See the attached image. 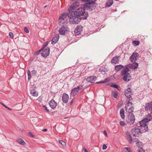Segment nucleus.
<instances>
[{"label":"nucleus","instance_id":"nucleus-21","mask_svg":"<svg viewBox=\"0 0 152 152\" xmlns=\"http://www.w3.org/2000/svg\"><path fill=\"white\" fill-rule=\"evenodd\" d=\"M30 94L32 96H37L38 95V93L36 91L35 89L34 88L31 90Z\"/></svg>","mask_w":152,"mask_h":152},{"label":"nucleus","instance_id":"nucleus-39","mask_svg":"<svg viewBox=\"0 0 152 152\" xmlns=\"http://www.w3.org/2000/svg\"><path fill=\"white\" fill-rule=\"evenodd\" d=\"M81 0L83 1H84V2H88L89 1L90 2H91L92 3H94L96 1V0Z\"/></svg>","mask_w":152,"mask_h":152},{"label":"nucleus","instance_id":"nucleus-13","mask_svg":"<svg viewBox=\"0 0 152 152\" xmlns=\"http://www.w3.org/2000/svg\"><path fill=\"white\" fill-rule=\"evenodd\" d=\"M145 109L147 111L151 110V113H152V102L145 105Z\"/></svg>","mask_w":152,"mask_h":152},{"label":"nucleus","instance_id":"nucleus-57","mask_svg":"<svg viewBox=\"0 0 152 152\" xmlns=\"http://www.w3.org/2000/svg\"><path fill=\"white\" fill-rule=\"evenodd\" d=\"M42 131L43 132H45L47 131V129H43Z\"/></svg>","mask_w":152,"mask_h":152},{"label":"nucleus","instance_id":"nucleus-46","mask_svg":"<svg viewBox=\"0 0 152 152\" xmlns=\"http://www.w3.org/2000/svg\"><path fill=\"white\" fill-rule=\"evenodd\" d=\"M129 140V142L130 143H131L132 142V137L131 136H129L128 137Z\"/></svg>","mask_w":152,"mask_h":152},{"label":"nucleus","instance_id":"nucleus-45","mask_svg":"<svg viewBox=\"0 0 152 152\" xmlns=\"http://www.w3.org/2000/svg\"><path fill=\"white\" fill-rule=\"evenodd\" d=\"M32 74L34 75H35L37 73L36 71L33 70L31 71Z\"/></svg>","mask_w":152,"mask_h":152},{"label":"nucleus","instance_id":"nucleus-56","mask_svg":"<svg viewBox=\"0 0 152 152\" xmlns=\"http://www.w3.org/2000/svg\"><path fill=\"white\" fill-rule=\"evenodd\" d=\"M73 102V100H71V101L69 103L70 105H71Z\"/></svg>","mask_w":152,"mask_h":152},{"label":"nucleus","instance_id":"nucleus-30","mask_svg":"<svg viewBox=\"0 0 152 152\" xmlns=\"http://www.w3.org/2000/svg\"><path fill=\"white\" fill-rule=\"evenodd\" d=\"M129 101H128L127 103L126 104V106L125 107V108H128L130 107L129 106L130 105H132V102H130V101L131 100V99L128 100Z\"/></svg>","mask_w":152,"mask_h":152},{"label":"nucleus","instance_id":"nucleus-12","mask_svg":"<svg viewBox=\"0 0 152 152\" xmlns=\"http://www.w3.org/2000/svg\"><path fill=\"white\" fill-rule=\"evenodd\" d=\"M83 29V27L80 26H77L75 29L74 32L76 35H79L81 33Z\"/></svg>","mask_w":152,"mask_h":152},{"label":"nucleus","instance_id":"nucleus-5","mask_svg":"<svg viewBox=\"0 0 152 152\" xmlns=\"http://www.w3.org/2000/svg\"><path fill=\"white\" fill-rule=\"evenodd\" d=\"M126 122L130 124H133L135 121V116L133 114L129 113L126 118Z\"/></svg>","mask_w":152,"mask_h":152},{"label":"nucleus","instance_id":"nucleus-15","mask_svg":"<svg viewBox=\"0 0 152 152\" xmlns=\"http://www.w3.org/2000/svg\"><path fill=\"white\" fill-rule=\"evenodd\" d=\"M59 37V36L58 34H56L54 37L52 38L51 42V44L53 45L56 44L58 41Z\"/></svg>","mask_w":152,"mask_h":152},{"label":"nucleus","instance_id":"nucleus-1","mask_svg":"<svg viewBox=\"0 0 152 152\" xmlns=\"http://www.w3.org/2000/svg\"><path fill=\"white\" fill-rule=\"evenodd\" d=\"M138 66V64L136 62L132 64H129L124 68L121 71V73L122 76H123V78L125 82H128L131 79V76L129 72L130 71L129 68L135 69H137Z\"/></svg>","mask_w":152,"mask_h":152},{"label":"nucleus","instance_id":"nucleus-10","mask_svg":"<svg viewBox=\"0 0 152 152\" xmlns=\"http://www.w3.org/2000/svg\"><path fill=\"white\" fill-rule=\"evenodd\" d=\"M69 29L66 26H62L59 30V33L60 34L64 35L65 33L68 31Z\"/></svg>","mask_w":152,"mask_h":152},{"label":"nucleus","instance_id":"nucleus-20","mask_svg":"<svg viewBox=\"0 0 152 152\" xmlns=\"http://www.w3.org/2000/svg\"><path fill=\"white\" fill-rule=\"evenodd\" d=\"M113 3V0H108L106 2L105 7H110L112 5Z\"/></svg>","mask_w":152,"mask_h":152},{"label":"nucleus","instance_id":"nucleus-27","mask_svg":"<svg viewBox=\"0 0 152 152\" xmlns=\"http://www.w3.org/2000/svg\"><path fill=\"white\" fill-rule=\"evenodd\" d=\"M110 86L111 87L117 88L118 90H119V89L120 87H119V86L117 84H114L113 83H111V84L110 85Z\"/></svg>","mask_w":152,"mask_h":152},{"label":"nucleus","instance_id":"nucleus-51","mask_svg":"<svg viewBox=\"0 0 152 152\" xmlns=\"http://www.w3.org/2000/svg\"><path fill=\"white\" fill-rule=\"evenodd\" d=\"M120 125L122 126H124L125 125V123L124 121H121L120 122Z\"/></svg>","mask_w":152,"mask_h":152},{"label":"nucleus","instance_id":"nucleus-9","mask_svg":"<svg viewBox=\"0 0 152 152\" xmlns=\"http://www.w3.org/2000/svg\"><path fill=\"white\" fill-rule=\"evenodd\" d=\"M79 5V3L78 2L75 1L68 8L69 11V12L73 11Z\"/></svg>","mask_w":152,"mask_h":152},{"label":"nucleus","instance_id":"nucleus-34","mask_svg":"<svg viewBox=\"0 0 152 152\" xmlns=\"http://www.w3.org/2000/svg\"><path fill=\"white\" fill-rule=\"evenodd\" d=\"M59 142L62 145V146L65 147L66 146V143L62 140H60L59 141Z\"/></svg>","mask_w":152,"mask_h":152},{"label":"nucleus","instance_id":"nucleus-7","mask_svg":"<svg viewBox=\"0 0 152 152\" xmlns=\"http://www.w3.org/2000/svg\"><path fill=\"white\" fill-rule=\"evenodd\" d=\"M131 132L132 134L134 137H138L141 136L142 134L141 132L138 128H137L136 127L133 128Z\"/></svg>","mask_w":152,"mask_h":152},{"label":"nucleus","instance_id":"nucleus-55","mask_svg":"<svg viewBox=\"0 0 152 152\" xmlns=\"http://www.w3.org/2000/svg\"><path fill=\"white\" fill-rule=\"evenodd\" d=\"M84 152H88V151L86 149V148H83Z\"/></svg>","mask_w":152,"mask_h":152},{"label":"nucleus","instance_id":"nucleus-33","mask_svg":"<svg viewBox=\"0 0 152 152\" xmlns=\"http://www.w3.org/2000/svg\"><path fill=\"white\" fill-rule=\"evenodd\" d=\"M48 44V42L46 41V42H45V43L43 44L42 47L41 49V50H42L45 48V47H46L47 46Z\"/></svg>","mask_w":152,"mask_h":152},{"label":"nucleus","instance_id":"nucleus-22","mask_svg":"<svg viewBox=\"0 0 152 152\" xmlns=\"http://www.w3.org/2000/svg\"><path fill=\"white\" fill-rule=\"evenodd\" d=\"M134 109V107L132 106L129 108H125L126 111L129 113H132V112L133 111Z\"/></svg>","mask_w":152,"mask_h":152},{"label":"nucleus","instance_id":"nucleus-28","mask_svg":"<svg viewBox=\"0 0 152 152\" xmlns=\"http://www.w3.org/2000/svg\"><path fill=\"white\" fill-rule=\"evenodd\" d=\"M99 71L101 72H105L106 71V69L104 66H102L99 69Z\"/></svg>","mask_w":152,"mask_h":152},{"label":"nucleus","instance_id":"nucleus-41","mask_svg":"<svg viewBox=\"0 0 152 152\" xmlns=\"http://www.w3.org/2000/svg\"><path fill=\"white\" fill-rule=\"evenodd\" d=\"M124 149L128 152H132L131 150L129 147H125Z\"/></svg>","mask_w":152,"mask_h":152},{"label":"nucleus","instance_id":"nucleus-18","mask_svg":"<svg viewBox=\"0 0 152 152\" xmlns=\"http://www.w3.org/2000/svg\"><path fill=\"white\" fill-rule=\"evenodd\" d=\"M78 91L76 88H75L72 90L71 95L74 97L77 94Z\"/></svg>","mask_w":152,"mask_h":152},{"label":"nucleus","instance_id":"nucleus-48","mask_svg":"<svg viewBox=\"0 0 152 152\" xmlns=\"http://www.w3.org/2000/svg\"><path fill=\"white\" fill-rule=\"evenodd\" d=\"M131 89L130 88H127L126 89V90H125V91H126L127 92L131 93Z\"/></svg>","mask_w":152,"mask_h":152},{"label":"nucleus","instance_id":"nucleus-23","mask_svg":"<svg viewBox=\"0 0 152 152\" xmlns=\"http://www.w3.org/2000/svg\"><path fill=\"white\" fill-rule=\"evenodd\" d=\"M131 93L127 92L126 91H125L124 92V94L125 96L128 98V100L130 99V98H131V100L133 99L131 98Z\"/></svg>","mask_w":152,"mask_h":152},{"label":"nucleus","instance_id":"nucleus-2","mask_svg":"<svg viewBox=\"0 0 152 152\" xmlns=\"http://www.w3.org/2000/svg\"><path fill=\"white\" fill-rule=\"evenodd\" d=\"M74 14L77 16L81 20L86 19L88 15V13L85 11V9L84 7H80L77 9L74 12Z\"/></svg>","mask_w":152,"mask_h":152},{"label":"nucleus","instance_id":"nucleus-58","mask_svg":"<svg viewBox=\"0 0 152 152\" xmlns=\"http://www.w3.org/2000/svg\"><path fill=\"white\" fill-rule=\"evenodd\" d=\"M47 7V5H45V6L44 7V9H45V8L46 7Z\"/></svg>","mask_w":152,"mask_h":152},{"label":"nucleus","instance_id":"nucleus-19","mask_svg":"<svg viewBox=\"0 0 152 152\" xmlns=\"http://www.w3.org/2000/svg\"><path fill=\"white\" fill-rule=\"evenodd\" d=\"M123 67H124V66L121 65H116L115 67V71L118 72Z\"/></svg>","mask_w":152,"mask_h":152},{"label":"nucleus","instance_id":"nucleus-26","mask_svg":"<svg viewBox=\"0 0 152 152\" xmlns=\"http://www.w3.org/2000/svg\"><path fill=\"white\" fill-rule=\"evenodd\" d=\"M111 62L113 64L118 63L119 62L118 58H113Z\"/></svg>","mask_w":152,"mask_h":152},{"label":"nucleus","instance_id":"nucleus-14","mask_svg":"<svg viewBox=\"0 0 152 152\" xmlns=\"http://www.w3.org/2000/svg\"><path fill=\"white\" fill-rule=\"evenodd\" d=\"M49 104L50 106L53 109L55 108L57 105L56 102L53 99L50 101L49 103Z\"/></svg>","mask_w":152,"mask_h":152},{"label":"nucleus","instance_id":"nucleus-31","mask_svg":"<svg viewBox=\"0 0 152 152\" xmlns=\"http://www.w3.org/2000/svg\"><path fill=\"white\" fill-rule=\"evenodd\" d=\"M109 81V80H108L107 79H106L104 81H100L99 82H96V84H100V83H104L107 82H108Z\"/></svg>","mask_w":152,"mask_h":152},{"label":"nucleus","instance_id":"nucleus-25","mask_svg":"<svg viewBox=\"0 0 152 152\" xmlns=\"http://www.w3.org/2000/svg\"><path fill=\"white\" fill-rule=\"evenodd\" d=\"M17 141L22 145L24 146L26 144L25 142L22 139H18Z\"/></svg>","mask_w":152,"mask_h":152},{"label":"nucleus","instance_id":"nucleus-11","mask_svg":"<svg viewBox=\"0 0 152 152\" xmlns=\"http://www.w3.org/2000/svg\"><path fill=\"white\" fill-rule=\"evenodd\" d=\"M50 54V48H47L42 51L41 53V56L43 57H47Z\"/></svg>","mask_w":152,"mask_h":152},{"label":"nucleus","instance_id":"nucleus-37","mask_svg":"<svg viewBox=\"0 0 152 152\" xmlns=\"http://www.w3.org/2000/svg\"><path fill=\"white\" fill-rule=\"evenodd\" d=\"M139 56V54L138 53L135 52L133 53L132 55L130 56V57H138Z\"/></svg>","mask_w":152,"mask_h":152},{"label":"nucleus","instance_id":"nucleus-8","mask_svg":"<svg viewBox=\"0 0 152 152\" xmlns=\"http://www.w3.org/2000/svg\"><path fill=\"white\" fill-rule=\"evenodd\" d=\"M94 3H92L91 2L85 4L84 7L86 10H91L95 9L96 6L93 4Z\"/></svg>","mask_w":152,"mask_h":152},{"label":"nucleus","instance_id":"nucleus-42","mask_svg":"<svg viewBox=\"0 0 152 152\" xmlns=\"http://www.w3.org/2000/svg\"><path fill=\"white\" fill-rule=\"evenodd\" d=\"M42 107H43L44 109L47 113L49 112V110L48 109H47V107L45 105H43L42 106Z\"/></svg>","mask_w":152,"mask_h":152},{"label":"nucleus","instance_id":"nucleus-24","mask_svg":"<svg viewBox=\"0 0 152 152\" xmlns=\"http://www.w3.org/2000/svg\"><path fill=\"white\" fill-rule=\"evenodd\" d=\"M120 115L122 119L125 118L124 111L123 108L121 109L120 111Z\"/></svg>","mask_w":152,"mask_h":152},{"label":"nucleus","instance_id":"nucleus-49","mask_svg":"<svg viewBox=\"0 0 152 152\" xmlns=\"http://www.w3.org/2000/svg\"><path fill=\"white\" fill-rule=\"evenodd\" d=\"M24 30L27 33H28L29 32V31L28 29V28H27L26 27H25L24 28Z\"/></svg>","mask_w":152,"mask_h":152},{"label":"nucleus","instance_id":"nucleus-43","mask_svg":"<svg viewBox=\"0 0 152 152\" xmlns=\"http://www.w3.org/2000/svg\"><path fill=\"white\" fill-rule=\"evenodd\" d=\"M42 50H41V49L37 51L36 52H35L34 53V55L35 56L37 55L38 54H39V53L41 52Z\"/></svg>","mask_w":152,"mask_h":152},{"label":"nucleus","instance_id":"nucleus-53","mask_svg":"<svg viewBox=\"0 0 152 152\" xmlns=\"http://www.w3.org/2000/svg\"><path fill=\"white\" fill-rule=\"evenodd\" d=\"M126 135H127V136L128 137H129V136H131V135H130V133H129V132H128V131L126 132Z\"/></svg>","mask_w":152,"mask_h":152},{"label":"nucleus","instance_id":"nucleus-35","mask_svg":"<svg viewBox=\"0 0 152 152\" xmlns=\"http://www.w3.org/2000/svg\"><path fill=\"white\" fill-rule=\"evenodd\" d=\"M83 85H79V86H77V87L75 88L78 91H79L82 89V88L83 87Z\"/></svg>","mask_w":152,"mask_h":152},{"label":"nucleus","instance_id":"nucleus-17","mask_svg":"<svg viewBox=\"0 0 152 152\" xmlns=\"http://www.w3.org/2000/svg\"><path fill=\"white\" fill-rule=\"evenodd\" d=\"M96 77L95 76H93L88 77L87 80L88 82L93 83L96 80Z\"/></svg>","mask_w":152,"mask_h":152},{"label":"nucleus","instance_id":"nucleus-52","mask_svg":"<svg viewBox=\"0 0 152 152\" xmlns=\"http://www.w3.org/2000/svg\"><path fill=\"white\" fill-rule=\"evenodd\" d=\"M32 137H34V136L33 134L31 132H29L28 133Z\"/></svg>","mask_w":152,"mask_h":152},{"label":"nucleus","instance_id":"nucleus-47","mask_svg":"<svg viewBox=\"0 0 152 152\" xmlns=\"http://www.w3.org/2000/svg\"><path fill=\"white\" fill-rule=\"evenodd\" d=\"M9 36L11 39H12L13 38V34L12 32H10L9 33Z\"/></svg>","mask_w":152,"mask_h":152},{"label":"nucleus","instance_id":"nucleus-36","mask_svg":"<svg viewBox=\"0 0 152 152\" xmlns=\"http://www.w3.org/2000/svg\"><path fill=\"white\" fill-rule=\"evenodd\" d=\"M137 58H129V60L132 62H135L137 60Z\"/></svg>","mask_w":152,"mask_h":152},{"label":"nucleus","instance_id":"nucleus-3","mask_svg":"<svg viewBox=\"0 0 152 152\" xmlns=\"http://www.w3.org/2000/svg\"><path fill=\"white\" fill-rule=\"evenodd\" d=\"M148 121L147 119H143L136 124L139 130L142 132H145L148 130V128L146 125V122Z\"/></svg>","mask_w":152,"mask_h":152},{"label":"nucleus","instance_id":"nucleus-16","mask_svg":"<svg viewBox=\"0 0 152 152\" xmlns=\"http://www.w3.org/2000/svg\"><path fill=\"white\" fill-rule=\"evenodd\" d=\"M69 99V96L66 94H63L62 96V101L64 103L67 102Z\"/></svg>","mask_w":152,"mask_h":152},{"label":"nucleus","instance_id":"nucleus-40","mask_svg":"<svg viewBox=\"0 0 152 152\" xmlns=\"http://www.w3.org/2000/svg\"><path fill=\"white\" fill-rule=\"evenodd\" d=\"M137 152H145V151L142 148H139L137 150Z\"/></svg>","mask_w":152,"mask_h":152},{"label":"nucleus","instance_id":"nucleus-38","mask_svg":"<svg viewBox=\"0 0 152 152\" xmlns=\"http://www.w3.org/2000/svg\"><path fill=\"white\" fill-rule=\"evenodd\" d=\"M132 43L136 46L139 45L140 44V42L138 41H133Z\"/></svg>","mask_w":152,"mask_h":152},{"label":"nucleus","instance_id":"nucleus-32","mask_svg":"<svg viewBox=\"0 0 152 152\" xmlns=\"http://www.w3.org/2000/svg\"><path fill=\"white\" fill-rule=\"evenodd\" d=\"M27 75L28 76V79L29 80H30L31 78V76L30 71L29 70H28L27 71Z\"/></svg>","mask_w":152,"mask_h":152},{"label":"nucleus","instance_id":"nucleus-54","mask_svg":"<svg viewBox=\"0 0 152 152\" xmlns=\"http://www.w3.org/2000/svg\"><path fill=\"white\" fill-rule=\"evenodd\" d=\"M104 135L106 136H107V133L106 132V131L104 130Z\"/></svg>","mask_w":152,"mask_h":152},{"label":"nucleus","instance_id":"nucleus-50","mask_svg":"<svg viewBox=\"0 0 152 152\" xmlns=\"http://www.w3.org/2000/svg\"><path fill=\"white\" fill-rule=\"evenodd\" d=\"M107 145L105 144H104L102 146V149L103 150H105L107 148Z\"/></svg>","mask_w":152,"mask_h":152},{"label":"nucleus","instance_id":"nucleus-44","mask_svg":"<svg viewBox=\"0 0 152 152\" xmlns=\"http://www.w3.org/2000/svg\"><path fill=\"white\" fill-rule=\"evenodd\" d=\"M0 103L3 106H4L5 108L7 109L8 110H12L10 108H9L7 107L4 104H3L2 103L0 102Z\"/></svg>","mask_w":152,"mask_h":152},{"label":"nucleus","instance_id":"nucleus-4","mask_svg":"<svg viewBox=\"0 0 152 152\" xmlns=\"http://www.w3.org/2000/svg\"><path fill=\"white\" fill-rule=\"evenodd\" d=\"M80 18H79L73 14V15H72L69 17V21L71 24H77L80 22Z\"/></svg>","mask_w":152,"mask_h":152},{"label":"nucleus","instance_id":"nucleus-29","mask_svg":"<svg viewBox=\"0 0 152 152\" xmlns=\"http://www.w3.org/2000/svg\"><path fill=\"white\" fill-rule=\"evenodd\" d=\"M112 94L114 98L115 99L117 98L118 93L117 91H112Z\"/></svg>","mask_w":152,"mask_h":152},{"label":"nucleus","instance_id":"nucleus-6","mask_svg":"<svg viewBox=\"0 0 152 152\" xmlns=\"http://www.w3.org/2000/svg\"><path fill=\"white\" fill-rule=\"evenodd\" d=\"M69 14L67 13H63L59 18V22L60 23H63L66 21L69 17Z\"/></svg>","mask_w":152,"mask_h":152}]
</instances>
